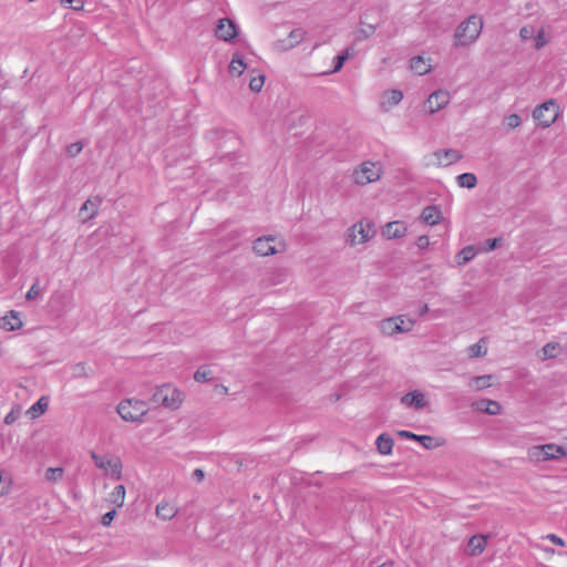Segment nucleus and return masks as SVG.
<instances>
[{
    "label": "nucleus",
    "instance_id": "13d9d810",
    "mask_svg": "<svg viewBox=\"0 0 567 567\" xmlns=\"http://www.w3.org/2000/svg\"><path fill=\"white\" fill-rule=\"evenodd\" d=\"M76 369L79 370V372H76V375H78V377L86 375V372H85V364L80 363V364H78Z\"/></svg>",
    "mask_w": 567,
    "mask_h": 567
},
{
    "label": "nucleus",
    "instance_id": "e433bc0d",
    "mask_svg": "<svg viewBox=\"0 0 567 567\" xmlns=\"http://www.w3.org/2000/svg\"><path fill=\"white\" fill-rule=\"evenodd\" d=\"M548 43V38L545 34L544 29H540L534 37V48L540 50Z\"/></svg>",
    "mask_w": 567,
    "mask_h": 567
},
{
    "label": "nucleus",
    "instance_id": "f3484780",
    "mask_svg": "<svg viewBox=\"0 0 567 567\" xmlns=\"http://www.w3.org/2000/svg\"><path fill=\"white\" fill-rule=\"evenodd\" d=\"M441 218H442V213L434 205L426 206L421 214V219L423 220V223L431 225V226L439 224Z\"/></svg>",
    "mask_w": 567,
    "mask_h": 567
},
{
    "label": "nucleus",
    "instance_id": "603ef678",
    "mask_svg": "<svg viewBox=\"0 0 567 567\" xmlns=\"http://www.w3.org/2000/svg\"><path fill=\"white\" fill-rule=\"evenodd\" d=\"M430 245V239L427 236L425 235H422L417 238L416 240V246L420 248V249H426Z\"/></svg>",
    "mask_w": 567,
    "mask_h": 567
},
{
    "label": "nucleus",
    "instance_id": "37998d69",
    "mask_svg": "<svg viewBox=\"0 0 567 567\" xmlns=\"http://www.w3.org/2000/svg\"><path fill=\"white\" fill-rule=\"evenodd\" d=\"M543 353L545 358H555L557 355V344L551 342L545 344Z\"/></svg>",
    "mask_w": 567,
    "mask_h": 567
},
{
    "label": "nucleus",
    "instance_id": "4c0bfd02",
    "mask_svg": "<svg viewBox=\"0 0 567 567\" xmlns=\"http://www.w3.org/2000/svg\"><path fill=\"white\" fill-rule=\"evenodd\" d=\"M265 83V75L258 74L249 81V87L252 92H260Z\"/></svg>",
    "mask_w": 567,
    "mask_h": 567
},
{
    "label": "nucleus",
    "instance_id": "c85d7f7f",
    "mask_svg": "<svg viewBox=\"0 0 567 567\" xmlns=\"http://www.w3.org/2000/svg\"><path fill=\"white\" fill-rule=\"evenodd\" d=\"M460 187L474 188L477 184V178L473 173H463L456 177Z\"/></svg>",
    "mask_w": 567,
    "mask_h": 567
},
{
    "label": "nucleus",
    "instance_id": "0eeeda50",
    "mask_svg": "<svg viewBox=\"0 0 567 567\" xmlns=\"http://www.w3.org/2000/svg\"><path fill=\"white\" fill-rule=\"evenodd\" d=\"M375 233L374 225L368 219H362L349 229V243L351 245L364 244L371 239Z\"/></svg>",
    "mask_w": 567,
    "mask_h": 567
},
{
    "label": "nucleus",
    "instance_id": "052dcab7",
    "mask_svg": "<svg viewBox=\"0 0 567 567\" xmlns=\"http://www.w3.org/2000/svg\"><path fill=\"white\" fill-rule=\"evenodd\" d=\"M392 566H393V564L389 561V563L381 564L379 567H392Z\"/></svg>",
    "mask_w": 567,
    "mask_h": 567
},
{
    "label": "nucleus",
    "instance_id": "bf43d9fd",
    "mask_svg": "<svg viewBox=\"0 0 567 567\" xmlns=\"http://www.w3.org/2000/svg\"><path fill=\"white\" fill-rule=\"evenodd\" d=\"M427 311H429V306L427 305L424 303V305L420 306V309H419L420 316L425 315Z\"/></svg>",
    "mask_w": 567,
    "mask_h": 567
},
{
    "label": "nucleus",
    "instance_id": "c9c22d12",
    "mask_svg": "<svg viewBox=\"0 0 567 567\" xmlns=\"http://www.w3.org/2000/svg\"><path fill=\"white\" fill-rule=\"evenodd\" d=\"M348 58H349L348 50H346L341 54H338L333 60V69L329 73H336V72L340 71L342 69L344 62L348 60Z\"/></svg>",
    "mask_w": 567,
    "mask_h": 567
},
{
    "label": "nucleus",
    "instance_id": "f03ea898",
    "mask_svg": "<svg viewBox=\"0 0 567 567\" xmlns=\"http://www.w3.org/2000/svg\"><path fill=\"white\" fill-rule=\"evenodd\" d=\"M116 411L127 422H142L148 408L146 402L136 399H126L118 403Z\"/></svg>",
    "mask_w": 567,
    "mask_h": 567
},
{
    "label": "nucleus",
    "instance_id": "6e6d98bb",
    "mask_svg": "<svg viewBox=\"0 0 567 567\" xmlns=\"http://www.w3.org/2000/svg\"><path fill=\"white\" fill-rule=\"evenodd\" d=\"M398 434L401 436V437H405V439H410V440H414L416 441L419 439V435L417 434H414L410 431H399Z\"/></svg>",
    "mask_w": 567,
    "mask_h": 567
},
{
    "label": "nucleus",
    "instance_id": "f257e3e1",
    "mask_svg": "<svg viewBox=\"0 0 567 567\" xmlns=\"http://www.w3.org/2000/svg\"><path fill=\"white\" fill-rule=\"evenodd\" d=\"M483 18L478 14H471L466 20L460 23L454 33L456 47H467L473 44L483 30Z\"/></svg>",
    "mask_w": 567,
    "mask_h": 567
},
{
    "label": "nucleus",
    "instance_id": "c03bdc74",
    "mask_svg": "<svg viewBox=\"0 0 567 567\" xmlns=\"http://www.w3.org/2000/svg\"><path fill=\"white\" fill-rule=\"evenodd\" d=\"M40 292H41V289H40V282H39V280H37V281H35V282L30 287V289L28 290L25 298H27L28 300H33V299H35V298L40 295Z\"/></svg>",
    "mask_w": 567,
    "mask_h": 567
},
{
    "label": "nucleus",
    "instance_id": "f8f14e48",
    "mask_svg": "<svg viewBox=\"0 0 567 567\" xmlns=\"http://www.w3.org/2000/svg\"><path fill=\"white\" fill-rule=\"evenodd\" d=\"M406 226L403 221H390L382 229V234L388 239L401 238L406 234Z\"/></svg>",
    "mask_w": 567,
    "mask_h": 567
},
{
    "label": "nucleus",
    "instance_id": "c756f323",
    "mask_svg": "<svg viewBox=\"0 0 567 567\" xmlns=\"http://www.w3.org/2000/svg\"><path fill=\"white\" fill-rule=\"evenodd\" d=\"M64 470L62 467H49L44 473L45 481L56 483L63 478Z\"/></svg>",
    "mask_w": 567,
    "mask_h": 567
},
{
    "label": "nucleus",
    "instance_id": "72a5a7b5",
    "mask_svg": "<svg viewBox=\"0 0 567 567\" xmlns=\"http://www.w3.org/2000/svg\"><path fill=\"white\" fill-rule=\"evenodd\" d=\"M194 379L197 382H207L213 379V371L207 367H200L194 374Z\"/></svg>",
    "mask_w": 567,
    "mask_h": 567
},
{
    "label": "nucleus",
    "instance_id": "de8ad7c7",
    "mask_svg": "<svg viewBox=\"0 0 567 567\" xmlns=\"http://www.w3.org/2000/svg\"><path fill=\"white\" fill-rule=\"evenodd\" d=\"M485 353H486V349L483 350V347L481 346L480 342L470 347V355L471 357H481V355H484Z\"/></svg>",
    "mask_w": 567,
    "mask_h": 567
},
{
    "label": "nucleus",
    "instance_id": "dca6fc26",
    "mask_svg": "<svg viewBox=\"0 0 567 567\" xmlns=\"http://www.w3.org/2000/svg\"><path fill=\"white\" fill-rule=\"evenodd\" d=\"M155 512L158 518L169 520L176 516L178 509L173 504L163 501L156 505Z\"/></svg>",
    "mask_w": 567,
    "mask_h": 567
},
{
    "label": "nucleus",
    "instance_id": "ddd939ff",
    "mask_svg": "<svg viewBox=\"0 0 567 567\" xmlns=\"http://www.w3.org/2000/svg\"><path fill=\"white\" fill-rule=\"evenodd\" d=\"M22 327V320L18 311L11 310L8 315L0 319V328L7 331H14Z\"/></svg>",
    "mask_w": 567,
    "mask_h": 567
},
{
    "label": "nucleus",
    "instance_id": "f704fd0d",
    "mask_svg": "<svg viewBox=\"0 0 567 567\" xmlns=\"http://www.w3.org/2000/svg\"><path fill=\"white\" fill-rule=\"evenodd\" d=\"M528 455L536 462L546 461L544 445L533 446L529 449Z\"/></svg>",
    "mask_w": 567,
    "mask_h": 567
},
{
    "label": "nucleus",
    "instance_id": "3c124183",
    "mask_svg": "<svg viewBox=\"0 0 567 567\" xmlns=\"http://www.w3.org/2000/svg\"><path fill=\"white\" fill-rule=\"evenodd\" d=\"M545 538L550 540L554 545L565 546V540L556 534H548L545 536Z\"/></svg>",
    "mask_w": 567,
    "mask_h": 567
},
{
    "label": "nucleus",
    "instance_id": "ea45409f",
    "mask_svg": "<svg viewBox=\"0 0 567 567\" xmlns=\"http://www.w3.org/2000/svg\"><path fill=\"white\" fill-rule=\"evenodd\" d=\"M535 33L536 30L534 25H524L519 30V37L524 41L533 39L535 37Z\"/></svg>",
    "mask_w": 567,
    "mask_h": 567
},
{
    "label": "nucleus",
    "instance_id": "473e14b6",
    "mask_svg": "<svg viewBox=\"0 0 567 567\" xmlns=\"http://www.w3.org/2000/svg\"><path fill=\"white\" fill-rule=\"evenodd\" d=\"M375 31V25L373 24H363L362 27L357 31L355 39L358 41L365 40L370 38Z\"/></svg>",
    "mask_w": 567,
    "mask_h": 567
},
{
    "label": "nucleus",
    "instance_id": "1a4fd4ad",
    "mask_svg": "<svg viewBox=\"0 0 567 567\" xmlns=\"http://www.w3.org/2000/svg\"><path fill=\"white\" fill-rule=\"evenodd\" d=\"M238 34V28L233 20L221 18L218 20L215 28V35L225 42H230Z\"/></svg>",
    "mask_w": 567,
    "mask_h": 567
},
{
    "label": "nucleus",
    "instance_id": "7c9ffc66",
    "mask_svg": "<svg viewBox=\"0 0 567 567\" xmlns=\"http://www.w3.org/2000/svg\"><path fill=\"white\" fill-rule=\"evenodd\" d=\"M383 104H389L390 106L399 104L403 99V93L400 90H391L384 93Z\"/></svg>",
    "mask_w": 567,
    "mask_h": 567
},
{
    "label": "nucleus",
    "instance_id": "412c9836",
    "mask_svg": "<svg viewBox=\"0 0 567 567\" xmlns=\"http://www.w3.org/2000/svg\"><path fill=\"white\" fill-rule=\"evenodd\" d=\"M378 451L383 455H389L393 449V439L385 433L380 434L375 441Z\"/></svg>",
    "mask_w": 567,
    "mask_h": 567
},
{
    "label": "nucleus",
    "instance_id": "4d7b16f0",
    "mask_svg": "<svg viewBox=\"0 0 567 567\" xmlns=\"http://www.w3.org/2000/svg\"><path fill=\"white\" fill-rule=\"evenodd\" d=\"M205 474H204V471L200 470V468H196L194 472H193V477L195 480H197L198 482L203 481Z\"/></svg>",
    "mask_w": 567,
    "mask_h": 567
},
{
    "label": "nucleus",
    "instance_id": "a18cd8bd",
    "mask_svg": "<svg viewBox=\"0 0 567 567\" xmlns=\"http://www.w3.org/2000/svg\"><path fill=\"white\" fill-rule=\"evenodd\" d=\"M61 2L75 11L82 10L85 3L84 0H61Z\"/></svg>",
    "mask_w": 567,
    "mask_h": 567
},
{
    "label": "nucleus",
    "instance_id": "7ed1b4c3",
    "mask_svg": "<svg viewBox=\"0 0 567 567\" xmlns=\"http://www.w3.org/2000/svg\"><path fill=\"white\" fill-rule=\"evenodd\" d=\"M151 401L156 405H163L167 409L175 410L181 405L183 394L175 386L171 384H163L153 393Z\"/></svg>",
    "mask_w": 567,
    "mask_h": 567
},
{
    "label": "nucleus",
    "instance_id": "79ce46f5",
    "mask_svg": "<svg viewBox=\"0 0 567 567\" xmlns=\"http://www.w3.org/2000/svg\"><path fill=\"white\" fill-rule=\"evenodd\" d=\"M305 35V31L302 29H295L290 32L289 39H290V45H295L299 43Z\"/></svg>",
    "mask_w": 567,
    "mask_h": 567
},
{
    "label": "nucleus",
    "instance_id": "5701e85b",
    "mask_svg": "<svg viewBox=\"0 0 567 567\" xmlns=\"http://www.w3.org/2000/svg\"><path fill=\"white\" fill-rule=\"evenodd\" d=\"M398 327L396 317L386 318L380 322V330L384 336L392 337L398 334Z\"/></svg>",
    "mask_w": 567,
    "mask_h": 567
},
{
    "label": "nucleus",
    "instance_id": "bb28decb",
    "mask_svg": "<svg viewBox=\"0 0 567 567\" xmlns=\"http://www.w3.org/2000/svg\"><path fill=\"white\" fill-rule=\"evenodd\" d=\"M491 379H492V377L489 374L474 377L470 380L468 386L473 390H483V389L489 388Z\"/></svg>",
    "mask_w": 567,
    "mask_h": 567
},
{
    "label": "nucleus",
    "instance_id": "8fccbe9b",
    "mask_svg": "<svg viewBox=\"0 0 567 567\" xmlns=\"http://www.w3.org/2000/svg\"><path fill=\"white\" fill-rule=\"evenodd\" d=\"M115 515H116V511H115V509H112V511H110V512L105 513V514L102 516V524H103L104 526L110 525V524L112 523V520L114 519Z\"/></svg>",
    "mask_w": 567,
    "mask_h": 567
},
{
    "label": "nucleus",
    "instance_id": "5fc2aeb1",
    "mask_svg": "<svg viewBox=\"0 0 567 567\" xmlns=\"http://www.w3.org/2000/svg\"><path fill=\"white\" fill-rule=\"evenodd\" d=\"M502 239L501 238H493L487 240V250H494L501 245Z\"/></svg>",
    "mask_w": 567,
    "mask_h": 567
},
{
    "label": "nucleus",
    "instance_id": "4468645a",
    "mask_svg": "<svg viewBox=\"0 0 567 567\" xmlns=\"http://www.w3.org/2000/svg\"><path fill=\"white\" fill-rule=\"evenodd\" d=\"M434 155L441 166H449L462 157L461 153L456 150H440Z\"/></svg>",
    "mask_w": 567,
    "mask_h": 567
},
{
    "label": "nucleus",
    "instance_id": "2eb2a0df",
    "mask_svg": "<svg viewBox=\"0 0 567 567\" xmlns=\"http://www.w3.org/2000/svg\"><path fill=\"white\" fill-rule=\"evenodd\" d=\"M100 204H101V198L93 197V198H89L82 205V207L80 209V215H81L83 221H86L96 215Z\"/></svg>",
    "mask_w": 567,
    "mask_h": 567
},
{
    "label": "nucleus",
    "instance_id": "393cba45",
    "mask_svg": "<svg viewBox=\"0 0 567 567\" xmlns=\"http://www.w3.org/2000/svg\"><path fill=\"white\" fill-rule=\"evenodd\" d=\"M544 447L546 461L558 460L559 457L565 456V452L561 445L548 443L544 444Z\"/></svg>",
    "mask_w": 567,
    "mask_h": 567
},
{
    "label": "nucleus",
    "instance_id": "4be33fe9",
    "mask_svg": "<svg viewBox=\"0 0 567 567\" xmlns=\"http://www.w3.org/2000/svg\"><path fill=\"white\" fill-rule=\"evenodd\" d=\"M411 70L417 75H424L432 69L431 64L427 63L422 56L417 55L411 59Z\"/></svg>",
    "mask_w": 567,
    "mask_h": 567
},
{
    "label": "nucleus",
    "instance_id": "20e7f679",
    "mask_svg": "<svg viewBox=\"0 0 567 567\" xmlns=\"http://www.w3.org/2000/svg\"><path fill=\"white\" fill-rule=\"evenodd\" d=\"M383 173L382 165L378 162L365 161L352 173L353 182L357 185H367L377 182Z\"/></svg>",
    "mask_w": 567,
    "mask_h": 567
},
{
    "label": "nucleus",
    "instance_id": "a19ab883",
    "mask_svg": "<svg viewBox=\"0 0 567 567\" xmlns=\"http://www.w3.org/2000/svg\"><path fill=\"white\" fill-rule=\"evenodd\" d=\"M505 124L509 128H516L522 124V118L518 114L514 113L505 117Z\"/></svg>",
    "mask_w": 567,
    "mask_h": 567
},
{
    "label": "nucleus",
    "instance_id": "a878e982",
    "mask_svg": "<svg viewBox=\"0 0 567 567\" xmlns=\"http://www.w3.org/2000/svg\"><path fill=\"white\" fill-rule=\"evenodd\" d=\"M475 256L476 250L474 246H466L455 256V261L458 266H462L474 259Z\"/></svg>",
    "mask_w": 567,
    "mask_h": 567
},
{
    "label": "nucleus",
    "instance_id": "680f3d73",
    "mask_svg": "<svg viewBox=\"0 0 567 567\" xmlns=\"http://www.w3.org/2000/svg\"><path fill=\"white\" fill-rule=\"evenodd\" d=\"M564 449V452H565V456H567V443L563 446Z\"/></svg>",
    "mask_w": 567,
    "mask_h": 567
},
{
    "label": "nucleus",
    "instance_id": "39448f33",
    "mask_svg": "<svg viewBox=\"0 0 567 567\" xmlns=\"http://www.w3.org/2000/svg\"><path fill=\"white\" fill-rule=\"evenodd\" d=\"M559 105L555 100H548L533 111V117L542 127H549L559 116Z\"/></svg>",
    "mask_w": 567,
    "mask_h": 567
},
{
    "label": "nucleus",
    "instance_id": "a211bd4d",
    "mask_svg": "<svg viewBox=\"0 0 567 567\" xmlns=\"http://www.w3.org/2000/svg\"><path fill=\"white\" fill-rule=\"evenodd\" d=\"M477 411L485 412L489 415H497L501 413L502 406L498 402L493 400H481L473 404Z\"/></svg>",
    "mask_w": 567,
    "mask_h": 567
},
{
    "label": "nucleus",
    "instance_id": "b1692460",
    "mask_svg": "<svg viewBox=\"0 0 567 567\" xmlns=\"http://www.w3.org/2000/svg\"><path fill=\"white\" fill-rule=\"evenodd\" d=\"M125 501L124 485H117L109 495V502L115 507H122Z\"/></svg>",
    "mask_w": 567,
    "mask_h": 567
},
{
    "label": "nucleus",
    "instance_id": "49530a36",
    "mask_svg": "<svg viewBox=\"0 0 567 567\" xmlns=\"http://www.w3.org/2000/svg\"><path fill=\"white\" fill-rule=\"evenodd\" d=\"M82 148H83L82 143L75 142L68 146L66 152L70 156L74 157L81 153Z\"/></svg>",
    "mask_w": 567,
    "mask_h": 567
},
{
    "label": "nucleus",
    "instance_id": "2f4dec72",
    "mask_svg": "<svg viewBox=\"0 0 567 567\" xmlns=\"http://www.w3.org/2000/svg\"><path fill=\"white\" fill-rule=\"evenodd\" d=\"M396 319H398V326H399L398 327L399 333L409 332L413 329L414 320L406 318L405 316H396Z\"/></svg>",
    "mask_w": 567,
    "mask_h": 567
},
{
    "label": "nucleus",
    "instance_id": "6e6552de",
    "mask_svg": "<svg viewBox=\"0 0 567 567\" xmlns=\"http://www.w3.org/2000/svg\"><path fill=\"white\" fill-rule=\"evenodd\" d=\"M277 245L282 247V243L277 241L274 236L259 237L254 243V250L259 256H269L280 251Z\"/></svg>",
    "mask_w": 567,
    "mask_h": 567
},
{
    "label": "nucleus",
    "instance_id": "9b49d317",
    "mask_svg": "<svg viewBox=\"0 0 567 567\" xmlns=\"http://www.w3.org/2000/svg\"><path fill=\"white\" fill-rule=\"evenodd\" d=\"M401 403L406 408H414L416 410H420L427 404V401L425 399L424 393L414 390L403 395L401 398Z\"/></svg>",
    "mask_w": 567,
    "mask_h": 567
},
{
    "label": "nucleus",
    "instance_id": "423d86ee",
    "mask_svg": "<svg viewBox=\"0 0 567 567\" xmlns=\"http://www.w3.org/2000/svg\"><path fill=\"white\" fill-rule=\"evenodd\" d=\"M91 458L93 460L96 467L103 470L105 474L120 480L122 477V462L117 456L114 455H99L95 452H91Z\"/></svg>",
    "mask_w": 567,
    "mask_h": 567
},
{
    "label": "nucleus",
    "instance_id": "58836bf2",
    "mask_svg": "<svg viewBox=\"0 0 567 567\" xmlns=\"http://www.w3.org/2000/svg\"><path fill=\"white\" fill-rule=\"evenodd\" d=\"M11 477L9 474L0 473V497L9 492Z\"/></svg>",
    "mask_w": 567,
    "mask_h": 567
},
{
    "label": "nucleus",
    "instance_id": "9d476101",
    "mask_svg": "<svg viewBox=\"0 0 567 567\" xmlns=\"http://www.w3.org/2000/svg\"><path fill=\"white\" fill-rule=\"evenodd\" d=\"M450 92L446 90H436L427 99L425 107L433 114L445 107L450 103Z\"/></svg>",
    "mask_w": 567,
    "mask_h": 567
},
{
    "label": "nucleus",
    "instance_id": "6ab92c4d",
    "mask_svg": "<svg viewBox=\"0 0 567 567\" xmlns=\"http://www.w3.org/2000/svg\"><path fill=\"white\" fill-rule=\"evenodd\" d=\"M487 543V537L484 535H474L468 539V549L471 556H478L481 555Z\"/></svg>",
    "mask_w": 567,
    "mask_h": 567
},
{
    "label": "nucleus",
    "instance_id": "864d4df0",
    "mask_svg": "<svg viewBox=\"0 0 567 567\" xmlns=\"http://www.w3.org/2000/svg\"><path fill=\"white\" fill-rule=\"evenodd\" d=\"M19 417V413L18 412H14L13 410L10 411L6 417H4V423L6 424H12L17 421V419Z\"/></svg>",
    "mask_w": 567,
    "mask_h": 567
},
{
    "label": "nucleus",
    "instance_id": "aec40b11",
    "mask_svg": "<svg viewBox=\"0 0 567 567\" xmlns=\"http://www.w3.org/2000/svg\"><path fill=\"white\" fill-rule=\"evenodd\" d=\"M246 69L247 64L244 62L243 55L239 52H235L228 66L229 74L231 76H240Z\"/></svg>",
    "mask_w": 567,
    "mask_h": 567
},
{
    "label": "nucleus",
    "instance_id": "09e8293b",
    "mask_svg": "<svg viewBox=\"0 0 567 567\" xmlns=\"http://www.w3.org/2000/svg\"><path fill=\"white\" fill-rule=\"evenodd\" d=\"M416 441L420 442L425 449L430 450L434 447V439L430 435H419V439Z\"/></svg>",
    "mask_w": 567,
    "mask_h": 567
},
{
    "label": "nucleus",
    "instance_id": "cd10ccee",
    "mask_svg": "<svg viewBox=\"0 0 567 567\" xmlns=\"http://www.w3.org/2000/svg\"><path fill=\"white\" fill-rule=\"evenodd\" d=\"M48 409V400L47 398L42 396L34 404L31 405V408L28 410V414L35 419L43 414L45 410Z\"/></svg>",
    "mask_w": 567,
    "mask_h": 567
}]
</instances>
